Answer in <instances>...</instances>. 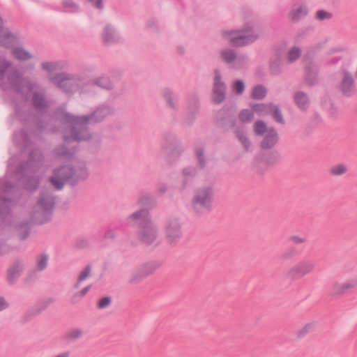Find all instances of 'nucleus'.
<instances>
[{"mask_svg": "<svg viewBox=\"0 0 357 357\" xmlns=\"http://www.w3.org/2000/svg\"><path fill=\"white\" fill-rule=\"evenodd\" d=\"M213 190L211 186H205L197 190L192 201L193 210L197 213L209 211L212 208Z\"/></svg>", "mask_w": 357, "mask_h": 357, "instance_id": "nucleus-1", "label": "nucleus"}, {"mask_svg": "<svg viewBox=\"0 0 357 357\" xmlns=\"http://www.w3.org/2000/svg\"><path fill=\"white\" fill-rule=\"evenodd\" d=\"M224 37L233 45L241 46L255 41L258 34L252 30L225 31Z\"/></svg>", "mask_w": 357, "mask_h": 357, "instance_id": "nucleus-2", "label": "nucleus"}, {"mask_svg": "<svg viewBox=\"0 0 357 357\" xmlns=\"http://www.w3.org/2000/svg\"><path fill=\"white\" fill-rule=\"evenodd\" d=\"M339 90L346 96H351L356 92V84L352 75L342 68L340 71Z\"/></svg>", "mask_w": 357, "mask_h": 357, "instance_id": "nucleus-3", "label": "nucleus"}, {"mask_svg": "<svg viewBox=\"0 0 357 357\" xmlns=\"http://www.w3.org/2000/svg\"><path fill=\"white\" fill-rule=\"evenodd\" d=\"M313 268L314 265L312 262L307 261H301L289 269L287 275L291 278H301L311 273Z\"/></svg>", "mask_w": 357, "mask_h": 357, "instance_id": "nucleus-4", "label": "nucleus"}, {"mask_svg": "<svg viewBox=\"0 0 357 357\" xmlns=\"http://www.w3.org/2000/svg\"><path fill=\"white\" fill-rule=\"evenodd\" d=\"M307 13L308 10L305 4L297 3L292 6L289 13V17L292 21H296L305 16Z\"/></svg>", "mask_w": 357, "mask_h": 357, "instance_id": "nucleus-5", "label": "nucleus"}, {"mask_svg": "<svg viewBox=\"0 0 357 357\" xmlns=\"http://www.w3.org/2000/svg\"><path fill=\"white\" fill-rule=\"evenodd\" d=\"M224 84L220 82V76L215 75V83H214V91H213V100L215 102H220L224 99Z\"/></svg>", "mask_w": 357, "mask_h": 357, "instance_id": "nucleus-6", "label": "nucleus"}, {"mask_svg": "<svg viewBox=\"0 0 357 357\" xmlns=\"http://www.w3.org/2000/svg\"><path fill=\"white\" fill-rule=\"evenodd\" d=\"M264 139L261 142V146L264 149L272 148L278 142V134L273 130H271L267 134L263 136Z\"/></svg>", "mask_w": 357, "mask_h": 357, "instance_id": "nucleus-7", "label": "nucleus"}, {"mask_svg": "<svg viewBox=\"0 0 357 357\" xmlns=\"http://www.w3.org/2000/svg\"><path fill=\"white\" fill-rule=\"evenodd\" d=\"M167 235L172 241H174L180 236V226L177 221H172L168 224L167 227Z\"/></svg>", "mask_w": 357, "mask_h": 357, "instance_id": "nucleus-8", "label": "nucleus"}, {"mask_svg": "<svg viewBox=\"0 0 357 357\" xmlns=\"http://www.w3.org/2000/svg\"><path fill=\"white\" fill-rule=\"evenodd\" d=\"M156 238V231L153 225L146 226L142 231V241L146 243H152Z\"/></svg>", "mask_w": 357, "mask_h": 357, "instance_id": "nucleus-9", "label": "nucleus"}, {"mask_svg": "<svg viewBox=\"0 0 357 357\" xmlns=\"http://www.w3.org/2000/svg\"><path fill=\"white\" fill-rule=\"evenodd\" d=\"M294 101L297 106L301 109H305L309 105L307 97L302 92H298L295 94Z\"/></svg>", "mask_w": 357, "mask_h": 357, "instance_id": "nucleus-10", "label": "nucleus"}, {"mask_svg": "<svg viewBox=\"0 0 357 357\" xmlns=\"http://www.w3.org/2000/svg\"><path fill=\"white\" fill-rule=\"evenodd\" d=\"M271 130L273 129L267 127L266 124L261 121H257L254 124V131L256 135L264 136Z\"/></svg>", "mask_w": 357, "mask_h": 357, "instance_id": "nucleus-11", "label": "nucleus"}, {"mask_svg": "<svg viewBox=\"0 0 357 357\" xmlns=\"http://www.w3.org/2000/svg\"><path fill=\"white\" fill-rule=\"evenodd\" d=\"M349 53L347 49L344 47H338L336 49V62H341L342 66L347 64Z\"/></svg>", "mask_w": 357, "mask_h": 357, "instance_id": "nucleus-12", "label": "nucleus"}, {"mask_svg": "<svg viewBox=\"0 0 357 357\" xmlns=\"http://www.w3.org/2000/svg\"><path fill=\"white\" fill-rule=\"evenodd\" d=\"M271 105L258 104L254 105L251 109L254 115L263 116L269 114V109H271Z\"/></svg>", "mask_w": 357, "mask_h": 357, "instance_id": "nucleus-13", "label": "nucleus"}, {"mask_svg": "<svg viewBox=\"0 0 357 357\" xmlns=\"http://www.w3.org/2000/svg\"><path fill=\"white\" fill-rule=\"evenodd\" d=\"M255 115L252 109H243L238 114V121L241 123H249L252 121Z\"/></svg>", "mask_w": 357, "mask_h": 357, "instance_id": "nucleus-14", "label": "nucleus"}, {"mask_svg": "<svg viewBox=\"0 0 357 357\" xmlns=\"http://www.w3.org/2000/svg\"><path fill=\"white\" fill-rule=\"evenodd\" d=\"M316 328V323L314 321L305 324L297 333L298 337H303L307 333L314 331Z\"/></svg>", "mask_w": 357, "mask_h": 357, "instance_id": "nucleus-15", "label": "nucleus"}, {"mask_svg": "<svg viewBox=\"0 0 357 357\" xmlns=\"http://www.w3.org/2000/svg\"><path fill=\"white\" fill-rule=\"evenodd\" d=\"M66 170V168H63L61 169V173H59L58 176H59V178L58 180L56 179L55 176H52L51 178V182L56 188L61 189L62 188L63 185V181L68 178V176L63 175Z\"/></svg>", "mask_w": 357, "mask_h": 357, "instance_id": "nucleus-16", "label": "nucleus"}, {"mask_svg": "<svg viewBox=\"0 0 357 357\" xmlns=\"http://www.w3.org/2000/svg\"><path fill=\"white\" fill-rule=\"evenodd\" d=\"M1 21L0 20V43L7 45L14 40V38L10 36L8 32L1 27Z\"/></svg>", "mask_w": 357, "mask_h": 357, "instance_id": "nucleus-17", "label": "nucleus"}, {"mask_svg": "<svg viewBox=\"0 0 357 357\" xmlns=\"http://www.w3.org/2000/svg\"><path fill=\"white\" fill-rule=\"evenodd\" d=\"M266 93L265 88L262 86H257L252 89V97L254 99H261Z\"/></svg>", "mask_w": 357, "mask_h": 357, "instance_id": "nucleus-18", "label": "nucleus"}, {"mask_svg": "<svg viewBox=\"0 0 357 357\" xmlns=\"http://www.w3.org/2000/svg\"><path fill=\"white\" fill-rule=\"evenodd\" d=\"M236 135H237V137L238 138L239 141L241 142L242 145L243 146V147L246 150H248L250 146V142L248 139V138L247 137L245 132L243 130H238L236 132Z\"/></svg>", "mask_w": 357, "mask_h": 357, "instance_id": "nucleus-19", "label": "nucleus"}, {"mask_svg": "<svg viewBox=\"0 0 357 357\" xmlns=\"http://www.w3.org/2000/svg\"><path fill=\"white\" fill-rule=\"evenodd\" d=\"M272 108L269 109V114H271L273 119L278 123H283V118L281 112L277 106L271 105Z\"/></svg>", "mask_w": 357, "mask_h": 357, "instance_id": "nucleus-20", "label": "nucleus"}, {"mask_svg": "<svg viewBox=\"0 0 357 357\" xmlns=\"http://www.w3.org/2000/svg\"><path fill=\"white\" fill-rule=\"evenodd\" d=\"M13 54L15 56L20 60H26L31 57L29 52L20 47L15 49Z\"/></svg>", "mask_w": 357, "mask_h": 357, "instance_id": "nucleus-21", "label": "nucleus"}, {"mask_svg": "<svg viewBox=\"0 0 357 357\" xmlns=\"http://www.w3.org/2000/svg\"><path fill=\"white\" fill-rule=\"evenodd\" d=\"M357 287V279H353L342 284L339 287V291L344 292L348 289L355 288Z\"/></svg>", "mask_w": 357, "mask_h": 357, "instance_id": "nucleus-22", "label": "nucleus"}, {"mask_svg": "<svg viewBox=\"0 0 357 357\" xmlns=\"http://www.w3.org/2000/svg\"><path fill=\"white\" fill-rule=\"evenodd\" d=\"M349 171V166L345 163H339L336 165V176H342L347 174Z\"/></svg>", "mask_w": 357, "mask_h": 357, "instance_id": "nucleus-23", "label": "nucleus"}, {"mask_svg": "<svg viewBox=\"0 0 357 357\" xmlns=\"http://www.w3.org/2000/svg\"><path fill=\"white\" fill-rule=\"evenodd\" d=\"M104 40L107 43H111L114 40L115 35L111 28H106L103 35Z\"/></svg>", "mask_w": 357, "mask_h": 357, "instance_id": "nucleus-24", "label": "nucleus"}, {"mask_svg": "<svg viewBox=\"0 0 357 357\" xmlns=\"http://www.w3.org/2000/svg\"><path fill=\"white\" fill-rule=\"evenodd\" d=\"M301 55V51L297 47H294L289 50L288 53V59L289 61H293L298 59Z\"/></svg>", "mask_w": 357, "mask_h": 357, "instance_id": "nucleus-25", "label": "nucleus"}, {"mask_svg": "<svg viewBox=\"0 0 357 357\" xmlns=\"http://www.w3.org/2000/svg\"><path fill=\"white\" fill-rule=\"evenodd\" d=\"M90 274V268L89 267H86L79 274L77 280V282L75 284V287H77L79 283L84 280L86 278L89 277Z\"/></svg>", "mask_w": 357, "mask_h": 357, "instance_id": "nucleus-26", "label": "nucleus"}, {"mask_svg": "<svg viewBox=\"0 0 357 357\" xmlns=\"http://www.w3.org/2000/svg\"><path fill=\"white\" fill-rule=\"evenodd\" d=\"M47 264V257L46 256H40L37 261L36 268L39 271L43 270Z\"/></svg>", "mask_w": 357, "mask_h": 357, "instance_id": "nucleus-27", "label": "nucleus"}, {"mask_svg": "<svg viewBox=\"0 0 357 357\" xmlns=\"http://www.w3.org/2000/svg\"><path fill=\"white\" fill-rule=\"evenodd\" d=\"M316 17L318 20H324L331 18L333 17V13L325 10H318L316 13Z\"/></svg>", "mask_w": 357, "mask_h": 357, "instance_id": "nucleus-28", "label": "nucleus"}, {"mask_svg": "<svg viewBox=\"0 0 357 357\" xmlns=\"http://www.w3.org/2000/svg\"><path fill=\"white\" fill-rule=\"evenodd\" d=\"M222 57L224 61L227 62H231L234 59L235 55L233 52L225 51L222 53Z\"/></svg>", "mask_w": 357, "mask_h": 357, "instance_id": "nucleus-29", "label": "nucleus"}, {"mask_svg": "<svg viewBox=\"0 0 357 357\" xmlns=\"http://www.w3.org/2000/svg\"><path fill=\"white\" fill-rule=\"evenodd\" d=\"M107 114L108 111L107 109H99L95 112L93 117L96 119L95 121H99Z\"/></svg>", "mask_w": 357, "mask_h": 357, "instance_id": "nucleus-30", "label": "nucleus"}, {"mask_svg": "<svg viewBox=\"0 0 357 357\" xmlns=\"http://www.w3.org/2000/svg\"><path fill=\"white\" fill-rule=\"evenodd\" d=\"M244 90V84L241 81H236L234 84V91L236 93H241Z\"/></svg>", "mask_w": 357, "mask_h": 357, "instance_id": "nucleus-31", "label": "nucleus"}, {"mask_svg": "<svg viewBox=\"0 0 357 357\" xmlns=\"http://www.w3.org/2000/svg\"><path fill=\"white\" fill-rule=\"evenodd\" d=\"M40 206L44 209V210H47L50 208L52 207L53 206V202L52 201V199H47L45 200H43V201H41L40 202Z\"/></svg>", "mask_w": 357, "mask_h": 357, "instance_id": "nucleus-32", "label": "nucleus"}, {"mask_svg": "<svg viewBox=\"0 0 357 357\" xmlns=\"http://www.w3.org/2000/svg\"><path fill=\"white\" fill-rule=\"evenodd\" d=\"M291 242L294 244H301L305 242L306 239L304 237L299 236H292L289 238Z\"/></svg>", "mask_w": 357, "mask_h": 357, "instance_id": "nucleus-33", "label": "nucleus"}, {"mask_svg": "<svg viewBox=\"0 0 357 357\" xmlns=\"http://www.w3.org/2000/svg\"><path fill=\"white\" fill-rule=\"evenodd\" d=\"M110 302H111V299L109 298L105 297V298L100 299V301H98V306L99 308H104V307H106L107 306H108L109 305Z\"/></svg>", "mask_w": 357, "mask_h": 357, "instance_id": "nucleus-34", "label": "nucleus"}, {"mask_svg": "<svg viewBox=\"0 0 357 357\" xmlns=\"http://www.w3.org/2000/svg\"><path fill=\"white\" fill-rule=\"evenodd\" d=\"M83 332L79 329H75L70 333V336L73 338H77L82 336Z\"/></svg>", "mask_w": 357, "mask_h": 357, "instance_id": "nucleus-35", "label": "nucleus"}, {"mask_svg": "<svg viewBox=\"0 0 357 357\" xmlns=\"http://www.w3.org/2000/svg\"><path fill=\"white\" fill-rule=\"evenodd\" d=\"M146 215V212L145 211H139V212H137V213H133L132 215H131V218L133 219V220H137L138 219L139 217H145Z\"/></svg>", "mask_w": 357, "mask_h": 357, "instance_id": "nucleus-36", "label": "nucleus"}, {"mask_svg": "<svg viewBox=\"0 0 357 357\" xmlns=\"http://www.w3.org/2000/svg\"><path fill=\"white\" fill-rule=\"evenodd\" d=\"M74 121L77 123H82L88 121V118L86 116L78 117V118H76Z\"/></svg>", "mask_w": 357, "mask_h": 357, "instance_id": "nucleus-37", "label": "nucleus"}, {"mask_svg": "<svg viewBox=\"0 0 357 357\" xmlns=\"http://www.w3.org/2000/svg\"><path fill=\"white\" fill-rule=\"evenodd\" d=\"M8 306V303L3 298H0V311L6 309Z\"/></svg>", "mask_w": 357, "mask_h": 357, "instance_id": "nucleus-38", "label": "nucleus"}, {"mask_svg": "<svg viewBox=\"0 0 357 357\" xmlns=\"http://www.w3.org/2000/svg\"><path fill=\"white\" fill-rule=\"evenodd\" d=\"M97 8H101L102 0H90Z\"/></svg>", "mask_w": 357, "mask_h": 357, "instance_id": "nucleus-39", "label": "nucleus"}, {"mask_svg": "<svg viewBox=\"0 0 357 357\" xmlns=\"http://www.w3.org/2000/svg\"><path fill=\"white\" fill-rule=\"evenodd\" d=\"M54 67V65L50 63H45L43 64V68L47 70H52Z\"/></svg>", "mask_w": 357, "mask_h": 357, "instance_id": "nucleus-40", "label": "nucleus"}, {"mask_svg": "<svg viewBox=\"0 0 357 357\" xmlns=\"http://www.w3.org/2000/svg\"><path fill=\"white\" fill-rule=\"evenodd\" d=\"M89 287H86L85 288H84L79 293V297H82L84 296L86 293L87 291H89Z\"/></svg>", "mask_w": 357, "mask_h": 357, "instance_id": "nucleus-41", "label": "nucleus"}, {"mask_svg": "<svg viewBox=\"0 0 357 357\" xmlns=\"http://www.w3.org/2000/svg\"><path fill=\"white\" fill-rule=\"evenodd\" d=\"M64 5L68 7H73L75 6L74 3L71 0L65 1Z\"/></svg>", "mask_w": 357, "mask_h": 357, "instance_id": "nucleus-42", "label": "nucleus"}, {"mask_svg": "<svg viewBox=\"0 0 357 357\" xmlns=\"http://www.w3.org/2000/svg\"><path fill=\"white\" fill-rule=\"evenodd\" d=\"M68 354L65 352V353L60 354L55 357H68Z\"/></svg>", "mask_w": 357, "mask_h": 357, "instance_id": "nucleus-43", "label": "nucleus"}, {"mask_svg": "<svg viewBox=\"0 0 357 357\" xmlns=\"http://www.w3.org/2000/svg\"><path fill=\"white\" fill-rule=\"evenodd\" d=\"M4 66V63L0 61V71L2 72L3 71V68Z\"/></svg>", "mask_w": 357, "mask_h": 357, "instance_id": "nucleus-44", "label": "nucleus"}, {"mask_svg": "<svg viewBox=\"0 0 357 357\" xmlns=\"http://www.w3.org/2000/svg\"><path fill=\"white\" fill-rule=\"evenodd\" d=\"M197 155L199 161H201V153H199V151H197Z\"/></svg>", "mask_w": 357, "mask_h": 357, "instance_id": "nucleus-45", "label": "nucleus"}, {"mask_svg": "<svg viewBox=\"0 0 357 357\" xmlns=\"http://www.w3.org/2000/svg\"><path fill=\"white\" fill-rule=\"evenodd\" d=\"M310 76H312L313 79L315 78V73H312Z\"/></svg>", "mask_w": 357, "mask_h": 357, "instance_id": "nucleus-46", "label": "nucleus"}, {"mask_svg": "<svg viewBox=\"0 0 357 357\" xmlns=\"http://www.w3.org/2000/svg\"><path fill=\"white\" fill-rule=\"evenodd\" d=\"M355 76L357 78V67H356V72H355Z\"/></svg>", "mask_w": 357, "mask_h": 357, "instance_id": "nucleus-47", "label": "nucleus"}, {"mask_svg": "<svg viewBox=\"0 0 357 357\" xmlns=\"http://www.w3.org/2000/svg\"><path fill=\"white\" fill-rule=\"evenodd\" d=\"M11 271L9 272V276L11 277Z\"/></svg>", "mask_w": 357, "mask_h": 357, "instance_id": "nucleus-48", "label": "nucleus"}]
</instances>
